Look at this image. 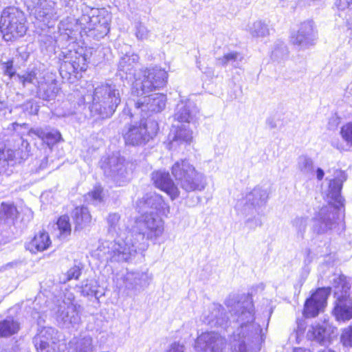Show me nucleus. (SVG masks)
Masks as SVG:
<instances>
[{"label":"nucleus","instance_id":"obj_15","mask_svg":"<svg viewBox=\"0 0 352 352\" xmlns=\"http://www.w3.org/2000/svg\"><path fill=\"white\" fill-rule=\"evenodd\" d=\"M100 167L106 176L111 177L120 186L126 181L128 175L126 162L119 153L103 158Z\"/></svg>","mask_w":352,"mask_h":352},{"label":"nucleus","instance_id":"obj_5","mask_svg":"<svg viewBox=\"0 0 352 352\" xmlns=\"http://www.w3.org/2000/svg\"><path fill=\"white\" fill-rule=\"evenodd\" d=\"M27 29L26 18L22 11L14 7L3 10L0 21V30L6 41H12L23 36Z\"/></svg>","mask_w":352,"mask_h":352},{"label":"nucleus","instance_id":"obj_47","mask_svg":"<svg viewBox=\"0 0 352 352\" xmlns=\"http://www.w3.org/2000/svg\"><path fill=\"white\" fill-rule=\"evenodd\" d=\"M33 242H50V236L44 230H40L34 236Z\"/></svg>","mask_w":352,"mask_h":352},{"label":"nucleus","instance_id":"obj_58","mask_svg":"<svg viewBox=\"0 0 352 352\" xmlns=\"http://www.w3.org/2000/svg\"><path fill=\"white\" fill-rule=\"evenodd\" d=\"M18 262H11L7 263L5 266L3 267V270H6L8 267H13L14 265H16Z\"/></svg>","mask_w":352,"mask_h":352},{"label":"nucleus","instance_id":"obj_21","mask_svg":"<svg viewBox=\"0 0 352 352\" xmlns=\"http://www.w3.org/2000/svg\"><path fill=\"white\" fill-rule=\"evenodd\" d=\"M199 111L193 102L181 101L176 107L174 119L179 122L190 123L193 121Z\"/></svg>","mask_w":352,"mask_h":352},{"label":"nucleus","instance_id":"obj_53","mask_svg":"<svg viewBox=\"0 0 352 352\" xmlns=\"http://www.w3.org/2000/svg\"><path fill=\"white\" fill-rule=\"evenodd\" d=\"M85 61H86V58L85 56L79 57L78 63L74 62V63L76 64L77 66L74 65V68L75 69H78L79 68L80 70H85Z\"/></svg>","mask_w":352,"mask_h":352},{"label":"nucleus","instance_id":"obj_23","mask_svg":"<svg viewBox=\"0 0 352 352\" xmlns=\"http://www.w3.org/2000/svg\"><path fill=\"white\" fill-rule=\"evenodd\" d=\"M269 194L268 188L257 186L246 195V201L254 208L261 207L267 203Z\"/></svg>","mask_w":352,"mask_h":352},{"label":"nucleus","instance_id":"obj_48","mask_svg":"<svg viewBox=\"0 0 352 352\" xmlns=\"http://www.w3.org/2000/svg\"><path fill=\"white\" fill-rule=\"evenodd\" d=\"M19 79L23 86H25L27 84H35L36 82V75L34 73H30L27 75L19 76Z\"/></svg>","mask_w":352,"mask_h":352},{"label":"nucleus","instance_id":"obj_36","mask_svg":"<svg viewBox=\"0 0 352 352\" xmlns=\"http://www.w3.org/2000/svg\"><path fill=\"white\" fill-rule=\"evenodd\" d=\"M76 352H92L94 350L93 339L89 336H85L77 340L75 344Z\"/></svg>","mask_w":352,"mask_h":352},{"label":"nucleus","instance_id":"obj_41","mask_svg":"<svg viewBox=\"0 0 352 352\" xmlns=\"http://www.w3.org/2000/svg\"><path fill=\"white\" fill-rule=\"evenodd\" d=\"M81 274V269L78 266H74L71 267L64 275V278L60 280L63 283L71 280L72 279H78Z\"/></svg>","mask_w":352,"mask_h":352},{"label":"nucleus","instance_id":"obj_43","mask_svg":"<svg viewBox=\"0 0 352 352\" xmlns=\"http://www.w3.org/2000/svg\"><path fill=\"white\" fill-rule=\"evenodd\" d=\"M239 56L237 52H230L225 54L223 57L217 58V65H226L230 62L235 61Z\"/></svg>","mask_w":352,"mask_h":352},{"label":"nucleus","instance_id":"obj_37","mask_svg":"<svg viewBox=\"0 0 352 352\" xmlns=\"http://www.w3.org/2000/svg\"><path fill=\"white\" fill-rule=\"evenodd\" d=\"M120 216L118 213H111L107 217L108 234L112 238L119 236L118 223Z\"/></svg>","mask_w":352,"mask_h":352},{"label":"nucleus","instance_id":"obj_17","mask_svg":"<svg viewBox=\"0 0 352 352\" xmlns=\"http://www.w3.org/2000/svg\"><path fill=\"white\" fill-rule=\"evenodd\" d=\"M80 306L69 301L66 302L63 301L59 305L57 313V320L59 323L66 328L74 327L79 324L80 316L79 314Z\"/></svg>","mask_w":352,"mask_h":352},{"label":"nucleus","instance_id":"obj_35","mask_svg":"<svg viewBox=\"0 0 352 352\" xmlns=\"http://www.w3.org/2000/svg\"><path fill=\"white\" fill-rule=\"evenodd\" d=\"M57 227L59 230V240H65L71 233L69 218L67 215H63L57 221Z\"/></svg>","mask_w":352,"mask_h":352},{"label":"nucleus","instance_id":"obj_18","mask_svg":"<svg viewBox=\"0 0 352 352\" xmlns=\"http://www.w3.org/2000/svg\"><path fill=\"white\" fill-rule=\"evenodd\" d=\"M155 186L165 192L172 200L179 196V190L170 177L168 172L157 170L151 174Z\"/></svg>","mask_w":352,"mask_h":352},{"label":"nucleus","instance_id":"obj_56","mask_svg":"<svg viewBox=\"0 0 352 352\" xmlns=\"http://www.w3.org/2000/svg\"><path fill=\"white\" fill-rule=\"evenodd\" d=\"M316 178L318 181H321L324 176V170L320 168H317L316 172H315Z\"/></svg>","mask_w":352,"mask_h":352},{"label":"nucleus","instance_id":"obj_42","mask_svg":"<svg viewBox=\"0 0 352 352\" xmlns=\"http://www.w3.org/2000/svg\"><path fill=\"white\" fill-rule=\"evenodd\" d=\"M102 188L100 186L95 187L94 189L86 195V199L92 201L93 204H97L102 200Z\"/></svg>","mask_w":352,"mask_h":352},{"label":"nucleus","instance_id":"obj_19","mask_svg":"<svg viewBox=\"0 0 352 352\" xmlns=\"http://www.w3.org/2000/svg\"><path fill=\"white\" fill-rule=\"evenodd\" d=\"M330 292L329 287L319 288L309 297V317H316L324 312Z\"/></svg>","mask_w":352,"mask_h":352},{"label":"nucleus","instance_id":"obj_38","mask_svg":"<svg viewBox=\"0 0 352 352\" xmlns=\"http://www.w3.org/2000/svg\"><path fill=\"white\" fill-rule=\"evenodd\" d=\"M135 35L140 41L147 40L150 36V31L141 22L135 24Z\"/></svg>","mask_w":352,"mask_h":352},{"label":"nucleus","instance_id":"obj_27","mask_svg":"<svg viewBox=\"0 0 352 352\" xmlns=\"http://www.w3.org/2000/svg\"><path fill=\"white\" fill-rule=\"evenodd\" d=\"M192 131L185 124L177 126L170 140L171 148L182 143L190 144L192 141Z\"/></svg>","mask_w":352,"mask_h":352},{"label":"nucleus","instance_id":"obj_13","mask_svg":"<svg viewBox=\"0 0 352 352\" xmlns=\"http://www.w3.org/2000/svg\"><path fill=\"white\" fill-rule=\"evenodd\" d=\"M151 279V275L148 274L147 272L130 271L124 274H117L116 283L120 289L137 294L147 287Z\"/></svg>","mask_w":352,"mask_h":352},{"label":"nucleus","instance_id":"obj_50","mask_svg":"<svg viewBox=\"0 0 352 352\" xmlns=\"http://www.w3.org/2000/svg\"><path fill=\"white\" fill-rule=\"evenodd\" d=\"M308 166V158L307 156H300L298 159V168L300 170L307 173Z\"/></svg>","mask_w":352,"mask_h":352},{"label":"nucleus","instance_id":"obj_33","mask_svg":"<svg viewBox=\"0 0 352 352\" xmlns=\"http://www.w3.org/2000/svg\"><path fill=\"white\" fill-rule=\"evenodd\" d=\"M58 92V88L54 82L41 84L38 87L40 96L45 100L55 98Z\"/></svg>","mask_w":352,"mask_h":352},{"label":"nucleus","instance_id":"obj_46","mask_svg":"<svg viewBox=\"0 0 352 352\" xmlns=\"http://www.w3.org/2000/svg\"><path fill=\"white\" fill-rule=\"evenodd\" d=\"M341 342L345 346H352V325L343 330Z\"/></svg>","mask_w":352,"mask_h":352},{"label":"nucleus","instance_id":"obj_2","mask_svg":"<svg viewBox=\"0 0 352 352\" xmlns=\"http://www.w3.org/2000/svg\"><path fill=\"white\" fill-rule=\"evenodd\" d=\"M136 208L142 216L137 223L144 228L139 233L142 238L138 240H155L164 231V221L158 214L167 217L170 213V206L162 195L154 192H147L136 201Z\"/></svg>","mask_w":352,"mask_h":352},{"label":"nucleus","instance_id":"obj_60","mask_svg":"<svg viewBox=\"0 0 352 352\" xmlns=\"http://www.w3.org/2000/svg\"><path fill=\"white\" fill-rule=\"evenodd\" d=\"M294 352H307L305 349L302 348H296L294 349Z\"/></svg>","mask_w":352,"mask_h":352},{"label":"nucleus","instance_id":"obj_7","mask_svg":"<svg viewBox=\"0 0 352 352\" xmlns=\"http://www.w3.org/2000/svg\"><path fill=\"white\" fill-rule=\"evenodd\" d=\"M168 74L160 67H155L142 70V76L135 78L133 85V94L146 95L166 86Z\"/></svg>","mask_w":352,"mask_h":352},{"label":"nucleus","instance_id":"obj_49","mask_svg":"<svg viewBox=\"0 0 352 352\" xmlns=\"http://www.w3.org/2000/svg\"><path fill=\"white\" fill-rule=\"evenodd\" d=\"M294 225L303 233L306 231L307 219L305 217H296L294 220Z\"/></svg>","mask_w":352,"mask_h":352},{"label":"nucleus","instance_id":"obj_6","mask_svg":"<svg viewBox=\"0 0 352 352\" xmlns=\"http://www.w3.org/2000/svg\"><path fill=\"white\" fill-rule=\"evenodd\" d=\"M334 288L336 303L333 313L338 321H346L352 318V302L349 298L350 285L343 275L333 274L330 280Z\"/></svg>","mask_w":352,"mask_h":352},{"label":"nucleus","instance_id":"obj_20","mask_svg":"<svg viewBox=\"0 0 352 352\" xmlns=\"http://www.w3.org/2000/svg\"><path fill=\"white\" fill-rule=\"evenodd\" d=\"M202 318L203 322L211 327H226L229 320L223 307L218 304L212 305L204 312Z\"/></svg>","mask_w":352,"mask_h":352},{"label":"nucleus","instance_id":"obj_32","mask_svg":"<svg viewBox=\"0 0 352 352\" xmlns=\"http://www.w3.org/2000/svg\"><path fill=\"white\" fill-rule=\"evenodd\" d=\"M246 30L253 37H265L270 34L267 24L261 20L250 23Z\"/></svg>","mask_w":352,"mask_h":352},{"label":"nucleus","instance_id":"obj_9","mask_svg":"<svg viewBox=\"0 0 352 352\" xmlns=\"http://www.w3.org/2000/svg\"><path fill=\"white\" fill-rule=\"evenodd\" d=\"M159 129L158 124L153 120H144L139 123L126 126L122 131L125 144L131 146L145 144L155 136Z\"/></svg>","mask_w":352,"mask_h":352},{"label":"nucleus","instance_id":"obj_59","mask_svg":"<svg viewBox=\"0 0 352 352\" xmlns=\"http://www.w3.org/2000/svg\"><path fill=\"white\" fill-rule=\"evenodd\" d=\"M279 50L278 49H275L273 52H272V57L274 58H278V54H279Z\"/></svg>","mask_w":352,"mask_h":352},{"label":"nucleus","instance_id":"obj_55","mask_svg":"<svg viewBox=\"0 0 352 352\" xmlns=\"http://www.w3.org/2000/svg\"><path fill=\"white\" fill-rule=\"evenodd\" d=\"M261 225V221L260 219H256L255 220H248L246 222V226L250 228H254L257 226H260Z\"/></svg>","mask_w":352,"mask_h":352},{"label":"nucleus","instance_id":"obj_57","mask_svg":"<svg viewBox=\"0 0 352 352\" xmlns=\"http://www.w3.org/2000/svg\"><path fill=\"white\" fill-rule=\"evenodd\" d=\"M331 120H332L333 123L331 122V121L329 122V128H333V127L336 126L338 124L337 118H333Z\"/></svg>","mask_w":352,"mask_h":352},{"label":"nucleus","instance_id":"obj_16","mask_svg":"<svg viewBox=\"0 0 352 352\" xmlns=\"http://www.w3.org/2000/svg\"><path fill=\"white\" fill-rule=\"evenodd\" d=\"M226 347V338L214 331L202 333L197 337L195 344L198 352H224Z\"/></svg>","mask_w":352,"mask_h":352},{"label":"nucleus","instance_id":"obj_14","mask_svg":"<svg viewBox=\"0 0 352 352\" xmlns=\"http://www.w3.org/2000/svg\"><path fill=\"white\" fill-rule=\"evenodd\" d=\"M32 343L37 352H64L58 342L57 331L50 327H39Z\"/></svg>","mask_w":352,"mask_h":352},{"label":"nucleus","instance_id":"obj_40","mask_svg":"<svg viewBox=\"0 0 352 352\" xmlns=\"http://www.w3.org/2000/svg\"><path fill=\"white\" fill-rule=\"evenodd\" d=\"M96 287L91 280H87L82 283L81 293L83 296H96Z\"/></svg>","mask_w":352,"mask_h":352},{"label":"nucleus","instance_id":"obj_3","mask_svg":"<svg viewBox=\"0 0 352 352\" xmlns=\"http://www.w3.org/2000/svg\"><path fill=\"white\" fill-rule=\"evenodd\" d=\"M121 102V94L116 85L104 83L94 89L89 107L94 115L104 119L113 116Z\"/></svg>","mask_w":352,"mask_h":352},{"label":"nucleus","instance_id":"obj_29","mask_svg":"<svg viewBox=\"0 0 352 352\" xmlns=\"http://www.w3.org/2000/svg\"><path fill=\"white\" fill-rule=\"evenodd\" d=\"M30 136H36L41 139L48 146L54 144L60 138V134L56 131H47L42 128H32L29 132Z\"/></svg>","mask_w":352,"mask_h":352},{"label":"nucleus","instance_id":"obj_51","mask_svg":"<svg viewBox=\"0 0 352 352\" xmlns=\"http://www.w3.org/2000/svg\"><path fill=\"white\" fill-rule=\"evenodd\" d=\"M184 346L178 342L171 344L166 352H185Z\"/></svg>","mask_w":352,"mask_h":352},{"label":"nucleus","instance_id":"obj_62","mask_svg":"<svg viewBox=\"0 0 352 352\" xmlns=\"http://www.w3.org/2000/svg\"><path fill=\"white\" fill-rule=\"evenodd\" d=\"M349 1V7H350V10H352V0H348Z\"/></svg>","mask_w":352,"mask_h":352},{"label":"nucleus","instance_id":"obj_25","mask_svg":"<svg viewBox=\"0 0 352 352\" xmlns=\"http://www.w3.org/2000/svg\"><path fill=\"white\" fill-rule=\"evenodd\" d=\"M20 329L21 323L13 316H7L0 320V338H10L18 333Z\"/></svg>","mask_w":352,"mask_h":352},{"label":"nucleus","instance_id":"obj_54","mask_svg":"<svg viewBox=\"0 0 352 352\" xmlns=\"http://www.w3.org/2000/svg\"><path fill=\"white\" fill-rule=\"evenodd\" d=\"M336 3L339 10H344L347 8L350 9L348 0H337Z\"/></svg>","mask_w":352,"mask_h":352},{"label":"nucleus","instance_id":"obj_30","mask_svg":"<svg viewBox=\"0 0 352 352\" xmlns=\"http://www.w3.org/2000/svg\"><path fill=\"white\" fill-rule=\"evenodd\" d=\"M72 217L76 226L83 228L91 220V216L86 207H76L72 212Z\"/></svg>","mask_w":352,"mask_h":352},{"label":"nucleus","instance_id":"obj_31","mask_svg":"<svg viewBox=\"0 0 352 352\" xmlns=\"http://www.w3.org/2000/svg\"><path fill=\"white\" fill-rule=\"evenodd\" d=\"M15 151L6 148L4 143L0 141V175L5 173L15 157Z\"/></svg>","mask_w":352,"mask_h":352},{"label":"nucleus","instance_id":"obj_22","mask_svg":"<svg viewBox=\"0 0 352 352\" xmlns=\"http://www.w3.org/2000/svg\"><path fill=\"white\" fill-rule=\"evenodd\" d=\"M111 249V259L118 262L127 261L136 252L133 243H113Z\"/></svg>","mask_w":352,"mask_h":352},{"label":"nucleus","instance_id":"obj_24","mask_svg":"<svg viewBox=\"0 0 352 352\" xmlns=\"http://www.w3.org/2000/svg\"><path fill=\"white\" fill-rule=\"evenodd\" d=\"M139 60L138 55L132 54L131 55L125 54L123 56L119 62L118 70L120 72H122L126 74V78H131L132 77L135 80L138 78L135 74V65Z\"/></svg>","mask_w":352,"mask_h":352},{"label":"nucleus","instance_id":"obj_44","mask_svg":"<svg viewBox=\"0 0 352 352\" xmlns=\"http://www.w3.org/2000/svg\"><path fill=\"white\" fill-rule=\"evenodd\" d=\"M50 243H25V248L32 254L43 252L49 248Z\"/></svg>","mask_w":352,"mask_h":352},{"label":"nucleus","instance_id":"obj_52","mask_svg":"<svg viewBox=\"0 0 352 352\" xmlns=\"http://www.w3.org/2000/svg\"><path fill=\"white\" fill-rule=\"evenodd\" d=\"M4 73L6 75H8L10 77H12L15 74V72L14 71V69H13L12 61H8L7 63H5Z\"/></svg>","mask_w":352,"mask_h":352},{"label":"nucleus","instance_id":"obj_61","mask_svg":"<svg viewBox=\"0 0 352 352\" xmlns=\"http://www.w3.org/2000/svg\"><path fill=\"white\" fill-rule=\"evenodd\" d=\"M319 352H335V351H332V350H331L329 349H323V350H322V351H320Z\"/></svg>","mask_w":352,"mask_h":352},{"label":"nucleus","instance_id":"obj_28","mask_svg":"<svg viewBox=\"0 0 352 352\" xmlns=\"http://www.w3.org/2000/svg\"><path fill=\"white\" fill-rule=\"evenodd\" d=\"M331 332H333L331 327L325 321L321 324H318L312 326L311 335L314 340L322 345L330 342V335Z\"/></svg>","mask_w":352,"mask_h":352},{"label":"nucleus","instance_id":"obj_45","mask_svg":"<svg viewBox=\"0 0 352 352\" xmlns=\"http://www.w3.org/2000/svg\"><path fill=\"white\" fill-rule=\"evenodd\" d=\"M342 138L352 145V122L344 125L340 131Z\"/></svg>","mask_w":352,"mask_h":352},{"label":"nucleus","instance_id":"obj_11","mask_svg":"<svg viewBox=\"0 0 352 352\" xmlns=\"http://www.w3.org/2000/svg\"><path fill=\"white\" fill-rule=\"evenodd\" d=\"M347 179L346 173L342 170L334 171L331 179L327 178V185L322 188V194L324 199L329 205L336 207H344V199L341 195L343 183Z\"/></svg>","mask_w":352,"mask_h":352},{"label":"nucleus","instance_id":"obj_12","mask_svg":"<svg viewBox=\"0 0 352 352\" xmlns=\"http://www.w3.org/2000/svg\"><path fill=\"white\" fill-rule=\"evenodd\" d=\"M28 8L36 19L50 28L60 17L56 3L52 0H30Z\"/></svg>","mask_w":352,"mask_h":352},{"label":"nucleus","instance_id":"obj_39","mask_svg":"<svg viewBox=\"0 0 352 352\" xmlns=\"http://www.w3.org/2000/svg\"><path fill=\"white\" fill-rule=\"evenodd\" d=\"M1 214L7 219H14L17 217L16 208L12 204H1Z\"/></svg>","mask_w":352,"mask_h":352},{"label":"nucleus","instance_id":"obj_4","mask_svg":"<svg viewBox=\"0 0 352 352\" xmlns=\"http://www.w3.org/2000/svg\"><path fill=\"white\" fill-rule=\"evenodd\" d=\"M171 173L177 184L187 192L201 191L206 187L204 175L186 160L177 161L172 166Z\"/></svg>","mask_w":352,"mask_h":352},{"label":"nucleus","instance_id":"obj_26","mask_svg":"<svg viewBox=\"0 0 352 352\" xmlns=\"http://www.w3.org/2000/svg\"><path fill=\"white\" fill-rule=\"evenodd\" d=\"M308 23H302L298 29L291 35V42L298 50H305L308 45Z\"/></svg>","mask_w":352,"mask_h":352},{"label":"nucleus","instance_id":"obj_1","mask_svg":"<svg viewBox=\"0 0 352 352\" xmlns=\"http://www.w3.org/2000/svg\"><path fill=\"white\" fill-rule=\"evenodd\" d=\"M226 305L230 314V322L238 324L233 333L232 352H257L263 341L262 329L254 322V307L248 297H229Z\"/></svg>","mask_w":352,"mask_h":352},{"label":"nucleus","instance_id":"obj_8","mask_svg":"<svg viewBox=\"0 0 352 352\" xmlns=\"http://www.w3.org/2000/svg\"><path fill=\"white\" fill-rule=\"evenodd\" d=\"M138 100L129 99L126 102L124 113L133 118L140 114L144 118L151 113H158L162 111L166 104V96L161 94L144 96Z\"/></svg>","mask_w":352,"mask_h":352},{"label":"nucleus","instance_id":"obj_10","mask_svg":"<svg viewBox=\"0 0 352 352\" xmlns=\"http://www.w3.org/2000/svg\"><path fill=\"white\" fill-rule=\"evenodd\" d=\"M342 208L332 205L322 207L314 218V230L317 233H324L338 226L343 229L342 217L340 216Z\"/></svg>","mask_w":352,"mask_h":352},{"label":"nucleus","instance_id":"obj_34","mask_svg":"<svg viewBox=\"0 0 352 352\" xmlns=\"http://www.w3.org/2000/svg\"><path fill=\"white\" fill-rule=\"evenodd\" d=\"M308 317V298H307L304 302V309L302 311V319H297V329L296 331V340L298 342L302 340V338L304 337V334L307 328V322L306 319Z\"/></svg>","mask_w":352,"mask_h":352},{"label":"nucleus","instance_id":"obj_63","mask_svg":"<svg viewBox=\"0 0 352 352\" xmlns=\"http://www.w3.org/2000/svg\"><path fill=\"white\" fill-rule=\"evenodd\" d=\"M349 28L352 30V23H349Z\"/></svg>","mask_w":352,"mask_h":352}]
</instances>
